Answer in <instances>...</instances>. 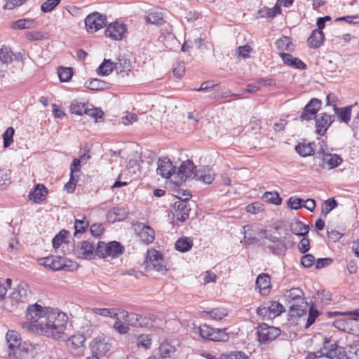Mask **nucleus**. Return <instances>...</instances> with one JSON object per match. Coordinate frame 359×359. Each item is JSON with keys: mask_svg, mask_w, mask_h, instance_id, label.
<instances>
[{"mask_svg": "<svg viewBox=\"0 0 359 359\" xmlns=\"http://www.w3.org/2000/svg\"><path fill=\"white\" fill-rule=\"evenodd\" d=\"M25 316L27 321L20 323L25 330L55 339L62 338L68 320L65 313L37 303L28 306Z\"/></svg>", "mask_w": 359, "mask_h": 359, "instance_id": "obj_1", "label": "nucleus"}, {"mask_svg": "<svg viewBox=\"0 0 359 359\" xmlns=\"http://www.w3.org/2000/svg\"><path fill=\"white\" fill-rule=\"evenodd\" d=\"M323 347L314 352H309L306 359L326 357L330 359H348L344 348L329 337H323Z\"/></svg>", "mask_w": 359, "mask_h": 359, "instance_id": "obj_2", "label": "nucleus"}, {"mask_svg": "<svg viewBox=\"0 0 359 359\" xmlns=\"http://www.w3.org/2000/svg\"><path fill=\"white\" fill-rule=\"evenodd\" d=\"M283 297L285 303L290 305L289 313L291 317H301L306 314L307 302L300 288L294 287L286 290Z\"/></svg>", "mask_w": 359, "mask_h": 359, "instance_id": "obj_3", "label": "nucleus"}, {"mask_svg": "<svg viewBox=\"0 0 359 359\" xmlns=\"http://www.w3.org/2000/svg\"><path fill=\"white\" fill-rule=\"evenodd\" d=\"M121 313L124 314L125 313L123 310L118 308H91L88 309L85 317L89 321L90 326L96 327L98 323L94 319L95 315L118 319V316Z\"/></svg>", "mask_w": 359, "mask_h": 359, "instance_id": "obj_4", "label": "nucleus"}, {"mask_svg": "<svg viewBox=\"0 0 359 359\" xmlns=\"http://www.w3.org/2000/svg\"><path fill=\"white\" fill-rule=\"evenodd\" d=\"M144 265L147 271H156L163 272L167 271L162 255L154 249L147 251V257L144 261Z\"/></svg>", "mask_w": 359, "mask_h": 359, "instance_id": "obj_5", "label": "nucleus"}, {"mask_svg": "<svg viewBox=\"0 0 359 359\" xmlns=\"http://www.w3.org/2000/svg\"><path fill=\"white\" fill-rule=\"evenodd\" d=\"M123 247L116 241L109 242L107 244L104 242H99L95 253L101 257H116L123 253Z\"/></svg>", "mask_w": 359, "mask_h": 359, "instance_id": "obj_6", "label": "nucleus"}, {"mask_svg": "<svg viewBox=\"0 0 359 359\" xmlns=\"http://www.w3.org/2000/svg\"><path fill=\"white\" fill-rule=\"evenodd\" d=\"M41 264L53 271H69L72 265V262L60 256H52L41 259Z\"/></svg>", "mask_w": 359, "mask_h": 359, "instance_id": "obj_7", "label": "nucleus"}, {"mask_svg": "<svg viewBox=\"0 0 359 359\" xmlns=\"http://www.w3.org/2000/svg\"><path fill=\"white\" fill-rule=\"evenodd\" d=\"M258 340L261 344H267L276 339L280 334V330L265 323L259 325L257 328Z\"/></svg>", "mask_w": 359, "mask_h": 359, "instance_id": "obj_8", "label": "nucleus"}, {"mask_svg": "<svg viewBox=\"0 0 359 359\" xmlns=\"http://www.w3.org/2000/svg\"><path fill=\"white\" fill-rule=\"evenodd\" d=\"M284 311V306L278 302L269 301L257 308V313L262 316L274 318L280 316Z\"/></svg>", "mask_w": 359, "mask_h": 359, "instance_id": "obj_9", "label": "nucleus"}, {"mask_svg": "<svg viewBox=\"0 0 359 359\" xmlns=\"http://www.w3.org/2000/svg\"><path fill=\"white\" fill-rule=\"evenodd\" d=\"M194 168L195 165L191 161H184L180 166L177 172L174 175V183L180 185L187 179H194Z\"/></svg>", "mask_w": 359, "mask_h": 359, "instance_id": "obj_10", "label": "nucleus"}, {"mask_svg": "<svg viewBox=\"0 0 359 359\" xmlns=\"http://www.w3.org/2000/svg\"><path fill=\"white\" fill-rule=\"evenodd\" d=\"M85 337L82 334L72 336L67 341V345L71 353L75 357L82 356L84 354L86 346Z\"/></svg>", "mask_w": 359, "mask_h": 359, "instance_id": "obj_11", "label": "nucleus"}, {"mask_svg": "<svg viewBox=\"0 0 359 359\" xmlns=\"http://www.w3.org/2000/svg\"><path fill=\"white\" fill-rule=\"evenodd\" d=\"M106 24V17L98 13L88 15L85 20L88 32L93 33L103 27Z\"/></svg>", "mask_w": 359, "mask_h": 359, "instance_id": "obj_12", "label": "nucleus"}, {"mask_svg": "<svg viewBox=\"0 0 359 359\" xmlns=\"http://www.w3.org/2000/svg\"><path fill=\"white\" fill-rule=\"evenodd\" d=\"M6 339L10 350L8 353L10 358L16 359V354L21 344L20 334L15 330H8L6 335Z\"/></svg>", "mask_w": 359, "mask_h": 359, "instance_id": "obj_13", "label": "nucleus"}, {"mask_svg": "<svg viewBox=\"0 0 359 359\" xmlns=\"http://www.w3.org/2000/svg\"><path fill=\"white\" fill-rule=\"evenodd\" d=\"M334 121V116L327 113H321L316 118V132L320 135H324L328 128Z\"/></svg>", "mask_w": 359, "mask_h": 359, "instance_id": "obj_14", "label": "nucleus"}, {"mask_svg": "<svg viewBox=\"0 0 359 359\" xmlns=\"http://www.w3.org/2000/svg\"><path fill=\"white\" fill-rule=\"evenodd\" d=\"M321 107V101L317 98L311 99L305 106L301 115L302 120L313 119Z\"/></svg>", "mask_w": 359, "mask_h": 359, "instance_id": "obj_15", "label": "nucleus"}, {"mask_svg": "<svg viewBox=\"0 0 359 359\" xmlns=\"http://www.w3.org/2000/svg\"><path fill=\"white\" fill-rule=\"evenodd\" d=\"M175 166L170 160L168 158H159L158 161V166L156 173L163 178H169L174 175Z\"/></svg>", "mask_w": 359, "mask_h": 359, "instance_id": "obj_16", "label": "nucleus"}, {"mask_svg": "<svg viewBox=\"0 0 359 359\" xmlns=\"http://www.w3.org/2000/svg\"><path fill=\"white\" fill-rule=\"evenodd\" d=\"M126 31V29L124 25L118 22H113L107 27L105 30V35L114 40H121Z\"/></svg>", "mask_w": 359, "mask_h": 359, "instance_id": "obj_17", "label": "nucleus"}, {"mask_svg": "<svg viewBox=\"0 0 359 359\" xmlns=\"http://www.w3.org/2000/svg\"><path fill=\"white\" fill-rule=\"evenodd\" d=\"M175 216L177 220L184 222L189 217L191 208L186 200H180L175 203Z\"/></svg>", "mask_w": 359, "mask_h": 359, "instance_id": "obj_18", "label": "nucleus"}, {"mask_svg": "<svg viewBox=\"0 0 359 359\" xmlns=\"http://www.w3.org/2000/svg\"><path fill=\"white\" fill-rule=\"evenodd\" d=\"M123 313H121L125 321L130 325L133 327H143L147 324V318L135 313H128L123 310Z\"/></svg>", "mask_w": 359, "mask_h": 359, "instance_id": "obj_19", "label": "nucleus"}, {"mask_svg": "<svg viewBox=\"0 0 359 359\" xmlns=\"http://www.w3.org/2000/svg\"><path fill=\"white\" fill-rule=\"evenodd\" d=\"M29 286L27 284L20 283L11 294V299L16 303L23 302L27 299L29 294Z\"/></svg>", "mask_w": 359, "mask_h": 359, "instance_id": "obj_20", "label": "nucleus"}, {"mask_svg": "<svg viewBox=\"0 0 359 359\" xmlns=\"http://www.w3.org/2000/svg\"><path fill=\"white\" fill-rule=\"evenodd\" d=\"M215 177L214 170L208 167H203L195 171L194 179L205 184H210Z\"/></svg>", "mask_w": 359, "mask_h": 359, "instance_id": "obj_21", "label": "nucleus"}, {"mask_svg": "<svg viewBox=\"0 0 359 359\" xmlns=\"http://www.w3.org/2000/svg\"><path fill=\"white\" fill-rule=\"evenodd\" d=\"M261 229H253L251 226L246 225L243 226L244 240L245 245H250L257 244L259 242L257 237H262V233L258 232Z\"/></svg>", "mask_w": 359, "mask_h": 359, "instance_id": "obj_22", "label": "nucleus"}, {"mask_svg": "<svg viewBox=\"0 0 359 359\" xmlns=\"http://www.w3.org/2000/svg\"><path fill=\"white\" fill-rule=\"evenodd\" d=\"M110 344L105 338L96 337L92 343V348L94 353L99 355H104L110 349Z\"/></svg>", "mask_w": 359, "mask_h": 359, "instance_id": "obj_23", "label": "nucleus"}, {"mask_svg": "<svg viewBox=\"0 0 359 359\" xmlns=\"http://www.w3.org/2000/svg\"><path fill=\"white\" fill-rule=\"evenodd\" d=\"M353 107V105H349L344 107H338L337 106H334V111L337 116V119L344 123H348L351 117V110Z\"/></svg>", "mask_w": 359, "mask_h": 359, "instance_id": "obj_24", "label": "nucleus"}, {"mask_svg": "<svg viewBox=\"0 0 359 359\" xmlns=\"http://www.w3.org/2000/svg\"><path fill=\"white\" fill-rule=\"evenodd\" d=\"M324 34L321 30L315 29L312 32L310 36L307 39V45L311 48H319L324 41Z\"/></svg>", "mask_w": 359, "mask_h": 359, "instance_id": "obj_25", "label": "nucleus"}, {"mask_svg": "<svg viewBox=\"0 0 359 359\" xmlns=\"http://www.w3.org/2000/svg\"><path fill=\"white\" fill-rule=\"evenodd\" d=\"M262 245H264L265 250H268L274 255H281L284 254L287 249L285 246V241L271 243H267L266 241H263Z\"/></svg>", "mask_w": 359, "mask_h": 359, "instance_id": "obj_26", "label": "nucleus"}, {"mask_svg": "<svg viewBox=\"0 0 359 359\" xmlns=\"http://www.w3.org/2000/svg\"><path fill=\"white\" fill-rule=\"evenodd\" d=\"M290 229L297 236H305L309 231V226L299 219H294L290 224Z\"/></svg>", "mask_w": 359, "mask_h": 359, "instance_id": "obj_27", "label": "nucleus"}, {"mask_svg": "<svg viewBox=\"0 0 359 359\" xmlns=\"http://www.w3.org/2000/svg\"><path fill=\"white\" fill-rule=\"evenodd\" d=\"M280 55L284 63L291 67L298 69H304L306 68V65L300 59L294 57L289 53H282Z\"/></svg>", "mask_w": 359, "mask_h": 359, "instance_id": "obj_28", "label": "nucleus"}, {"mask_svg": "<svg viewBox=\"0 0 359 359\" xmlns=\"http://www.w3.org/2000/svg\"><path fill=\"white\" fill-rule=\"evenodd\" d=\"M321 158L324 165H327L329 169L337 168L342 162L340 156L329 152L321 156Z\"/></svg>", "mask_w": 359, "mask_h": 359, "instance_id": "obj_29", "label": "nucleus"}, {"mask_svg": "<svg viewBox=\"0 0 359 359\" xmlns=\"http://www.w3.org/2000/svg\"><path fill=\"white\" fill-rule=\"evenodd\" d=\"M79 253L83 259H91L94 256V246L88 241H82L79 246Z\"/></svg>", "mask_w": 359, "mask_h": 359, "instance_id": "obj_30", "label": "nucleus"}, {"mask_svg": "<svg viewBox=\"0 0 359 359\" xmlns=\"http://www.w3.org/2000/svg\"><path fill=\"white\" fill-rule=\"evenodd\" d=\"M256 285L259 289L260 293L266 294L271 287L270 276L266 273L259 275L256 280Z\"/></svg>", "mask_w": 359, "mask_h": 359, "instance_id": "obj_31", "label": "nucleus"}, {"mask_svg": "<svg viewBox=\"0 0 359 359\" xmlns=\"http://www.w3.org/2000/svg\"><path fill=\"white\" fill-rule=\"evenodd\" d=\"M126 216V212L122 208H114L109 210L107 214V218L110 222L123 220Z\"/></svg>", "mask_w": 359, "mask_h": 359, "instance_id": "obj_32", "label": "nucleus"}, {"mask_svg": "<svg viewBox=\"0 0 359 359\" xmlns=\"http://www.w3.org/2000/svg\"><path fill=\"white\" fill-rule=\"evenodd\" d=\"M36 22L34 19H20L13 22L11 27L13 29H32L35 27Z\"/></svg>", "mask_w": 359, "mask_h": 359, "instance_id": "obj_33", "label": "nucleus"}, {"mask_svg": "<svg viewBox=\"0 0 359 359\" xmlns=\"http://www.w3.org/2000/svg\"><path fill=\"white\" fill-rule=\"evenodd\" d=\"M313 143H299L295 147L296 151L303 157L312 155L314 153Z\"/></svg>", "mask_w": 359, "mask_h": 359, "instance_id": "obj_34", "label": "nucleus"}, {"mask_svg": "<svg viewBox=\"0 0 359 359\" xmlns=\"http://www.w3.org/2000/svg\"><path fill=\"white\" fill-rule=\"evenodd\" d=\"M115 69L114 63L110 60L104 59L97 69V73L100 76H108Z\"/></svg>", "mask_w": 359, "mask_h": 359, "instance_id": "obj_35", "label": "nucleus"}, {"mask_svg": "<svg viewBox=\"0 0 359 359\" xmlns=\"http://www.w3.org/2000/svg\"><path fill=\"white\" fill-rule=\"evenodd\" d=\"M140 239L145 243H151L154 240V231L149 226H143L139 232Z\"/></svg>", "mask_w": 359, "mask_h": 359, "instance_id": "obj_36", "label": "nucleus"}, {"mask_svg": "<svg viewBox=\"0 0 359 359\" xmlns=\"http://www.w3.org/2000/svg\"><path fill=\"white\" fill-rule=\"evenodd\" d=\"M115 69L123 76L130 71V62L125 57H120L117 62L114 63Z\"/></svg>", "mask_w": 359, "mask_h": 359, "instance_id": "obj_37", "label": "nucleus"}, {"mask_svg": "<svg viewBox=\"0 0 359 359\" xmlns=\"http://www.w3.org/2000/svg\"><path fill=\"white\" fill-rule=\"evenodd\" d=\"M193 245V241L190 238L181 237L175 243V248L180 252L189 251Z\"/></svg>", "mask_w": 359, "mask_h": 359, "instance_id": "obj_38", "label": "nucleus"}, {"mask_svg": "<svg viewBox=\"0 0 359 359\" xmlns=\"http://www.w3.org/2000/svg\"><path fill=\"white\" fill-rule=\"evenodd\" d=\"M47 194V189L43 184H37L29 197L32 198L36 203H39Z\"/></svg>", "mask_w": 359, "mask_h": 359, "instance_id": "obj_39", "label": "nucleus"}, {"mask_svg": "<svg viewBox=\"0 0 359 359\" xmlns=\"http://www.w3.org/2000/svg\"><path fill=\"white\" fill-rule=\"evenodd\" d=\"M277 48L280 51H290L292 50V43L287 36H282L276 41Z\"/></svg>", "mask_w": 359, "mask_h": 359, "instance_id": "obj_40", "label": "nucleus"}, {"mask_svg": "<svg viewBox=\"0 0 359 359\" xmlns=\"http://www.w3.org/2000/svg\"><path fill=\"white\" fill-rule=\"evenodd\" d=\"M159 352L162 358H170L175 354V346L169 343H163L159 347Z\"/></svg>", "mask_w": 359, "mask_h": 359, "instance_id": "obj_41", "label": "nucleus"}, {"mask_svg": "<svg viewBox=\"0 0 359 359\" xmlns=\"http://www.w3.org/2000/svg\"><path fill=\"white\" fill-rule=\"evenodd\" d=\"M205 313L210 318L215 320H220L227 315V311L224 308H215Z\"/></svg>", "mask_w": 359, "mask_h": 359, "instance_id": "obj_42", "label": "nucleus"}, {"mask_svg": "<svg viewBox=\"0 0 359 359\" xmlns=\"http://www.w3.org/2000/svg\"><path fill=\"white\" fill-rule=\"evenodd\" d=\"M88 104V103L86 104L79 100H74L70 105V111L72 114L82 115L84 114V110Z\"/></svg>", "mask_w": 359, "mask_h": 359, "instance_id": "obj_43", "label": "nucleus"}, {"mask_svg": "<svg viewBox=\"0 0 359 359\" xmlns=\"http://www.w3.org/2000/svg\"><path fill=\"white\" fill-rule=\"evenodd\" d=\"M85 85L86 88L91 90H100L105 88L106 83L98 79H93L87 81Z\"/></svg>", "mask_w": 359, "mask_h": 359, "instance_id": "obj_44", "label": "nucleus"}, {"mask_svg": "<svg viewBox=\"0 0 359 359\" xmlns=\"http://www.w3.org/2000/svg\"><path fill=\"white\" fill-rule=\"evenodd\" d=\"M57 74L61 82H67L72 79V68L61 67L57 70Z\"/></svg>", "mask_w": 359, "mask_h": 359, "instance_id": "obj_45", "label": "nucleus"}, {"mask_svg": "<svg viewBox=\"0 0 359 359\" xmlns=\"http://www.w3.org/2000/svg\"><path fill=\"white\" fill-rule=\"evenodd\" d=\"M226 329H214L212 334L211 341H226L229 339Z\"/></svg>", "mask_w": 359, "mask_h": 359, "instance_id": "obj_46", "label": "nucleus"}, {"mask_svg": "<svg viewBox=\"0 0 359 359\" xmlns=\"http://www.w3.org/2000/svg\"><path fill=\"white\" fill-rule=\"evenodd\" d=\"M12 51L9 47L3 46L0 48V61L4 64H8L12 62Z\"/></svg>", "mask_w": 359, "mask_h": 359, "instance_id": "obj_47", "label": "nucleus"}, {"mask_svg": "<svg viewBox=\"0 0 359 359\" xmlns=\"http://www.w3.org/2000/svg\"><path fill=\"white\" fill-rule=\"evenodd\" d=\"M146 19L149 23L160 25L163 22V15L161 12L154 11L149 13Z\"/></svg>", "mask_w": 359, "mask_h": 359, "instance_id": "obj_48", "label": "nucleus"}, {"mask_svg": "<svg viewBox=\"0 0 359 359\" xmlns=\"http://www.w3.org/2000/svg\"><path fill=\"white\" fill-rule=\"evenodd\" d=\"M88 107L89 104H88L86 109L84 110V114L88 115L95 121L101 118L104 115L103 111L100 109L96 107L89 108Z\"/></svg>", "mask_w": 359, "mask_h": 359, "instance_id": "obj_49", "label": "nucleus"}, {"mask_svg": "<svg viewBox=\"0 0 359 359\" xmlns=\"http://www.w3.org/2000/svg\"><path fill=\"white\" fill-rule=\"evenodd\" d=\"M15 130L13 127H8L3 134L4 139V147L5 148L8 147L13 141Z\"/></svg>", "mask_w": 359, "mask_h": 359, "instance_id": "obj_50", "label": "nucleus"}, {"mask_svg": "<svg viewBox=\"0 0 359 359\" xmlns=\"http://www.w3.org/2000/svg\"><path fill=\"white\" fill-rule=\"evenodd\" d=\"M337 206V202L334 198H329L326 200L322 206V213L327 215L331 210Z\"/></svg>", "mask_w": 359, "mask_h": 359, "instance_id": "obj_51", "label": "nucleus"}, {"mask_svg": "<svg viewBox=\"0 0 359 359\" xmlns=\"http://www.w3.org/2000/svg\"><path fill=\"white\" fill-rule=\"evenodd\" d=\"M258 232L262 233L261 238L264 237L266 241L269 242V243L285 241V237L277 236L274 234L269 233L266 230H259Z\"/></svg>", "mask_w": 359, "mask_h": 359, "instance_id": "obj_52", "label": "nucleus"}, {"mask_svg": "<svg viewBox=\"0 0 359 359\" xmlns=\"http://www.w3.org/2000/svg\"><path fill=\"white\" fill-rule=\"evenodd\" d=\"M68 234V231L62 230L60 231L53 239V246L54 248H58L65 240Z\"/></svg>", "mask_w": 359, "mask_h": 359, "instance_id": "obj_53", "label": "nucleus"}, {"mask_svg": "<svg viewBox=\"0 0 359 359\" xmlns=\"http://www.w3.org/2000/svg\"><path fill=\"white\" fill-rule=\"evenodd\" d=\"M252 50L249 45L239 46L236 50V55L238 58L245 59L249 57L250 53Z\"/></svg>", "mask_w": 359, "mask_h": 359, "instance_id": "obj_54", "label": "nucleus"}, {"mask_svg": "<svg viewBox=\"0 0 359 359\" xmlns=\"http://www.w3.org/2000/svg\"><path fill=\"white\" fill-rule=\"evenodd\" d=\"M264 199L266 202L274 205L280 204L282 201L276 192H266L264 194Z\"/></svg>", "mask_w": 359, "mask_h": 359, "instance_id": "obj_55", "label": "nucleus"}, {"mask_svg": "<svg viewBox=\"0 0 359 359\" xmlns=\"http://www.w3.org/2000/svg\"><path fill=\"white\" fill-rule=\"evenodd\" d=\"M61 0H46L41 6L43 13L52 11L60 3Z\"/></svg>", "mask_w": 359, "mask_h": 359, "instance_id": "obj_56", "label": "nucleus"}, {"mask_svg": "<svg viewBox=\"0 0 359 359\" xmlns=\"http://www.w3.org/2000/svg\"><path fill=\"white\" fill-rule=\"evenodd\" d=\"M219 359H248V356L241 351H234L227 354H222Z\"/></svg>", "mask_w": 359, "mask_h": 359, "instance_id": "obj_57", "label": "nucleus"}, {"mask_svg": "<svg viewBox=\"0 0 359 359\" xmlns=\"http://www.w3.org/2000/svg\"><path fill=\"white\" fill-rule=\"evenodd\" d=\"M214 329L207 325H201L199 327L200 335L203 339L210 340Z\"/></svg>", "mask_w": 359, "mask_h": 359, "instance_id": "obj_58", "label": "nucleus"}, {"mask_svg": "<svg viewBox=\"0 0 359 359\" xmlns=\"http://www.w3.org/2000/svg\"><path fill=\"white\" fill-rule=\"evenodd\" d=\"M318 315L319 312L318 311V310L313 306H311L309 311V315L306 320L305 327H309L315 322Z\"/></svg>", "mask_w": 359, "mask_h": 359, "instance_id": "obj_59", "label": "nucleus"}, {"mask_svg": "<svg viewBox=\"0 0 359 359\" xmlns=\"http://www.w3.org/2000/svg\"><path fill=\"white\" fill-rule=\"evenodd\" d=\"M78 177L79 176L77 175H70V179L69 182L65 184V189L67 193L72 194L74 191Z\"/></svg>", "mask_w": 359, "mask_h": 359, "instance_id": "obj_60", "label": "nucleus"}, {"mask_svg": "<svg viewBox=\"0 0 359 359\" xmlns=\"http://www.w3.org/2000/svg\"><path fill=\"white\" fill-rule=\"evenodd\" d=\"M151 340L148 334H142L137 339V345L139 347L148 348L151 344Z\"/></svg>", "mask_w": 359, "mask_h": 359, "instance_id": "obj_61", "label": "nucleus"}, {"mask_svg": "<svg viewBox=\"0 0 359 359\" xmlns=\"http://www.w3.org/2000/svg\"><path fill=\"white\" fill-rule=\"evenodd\" d=\"M304 200L295 198V197H290L287 201V205L289 208L293 210H298L303 207L302 203Z\"/></svg>", "mask_w": 359, "mask_h": 359, "instance_id": "obj_62", "label": "nucleus"}, {"mask_svg": "<svg viewBox=\"0 0 359 359\" xmlns=\"http://www.w3.org/2000/svg\"><path fill=\"white\" fill-rule=\"evenodd\" d=\"M88 222L84 219H76L74 223L75 235L78 233H82L88 227Z\"/></svg>", "mask_w": 359, "mask_h": 359, "instance_id": "obj_63", "label": "nucleus"}, {"mask_svg": "<svg viewBox=\"0 0 359 359\" xmlns=\"http://www.w3.org/2000/svg\"><path fill=\"white\" fill-rule=\"evenodd\" d=\"M314 261L315 257L311 254H307L302 257L301 263L305 268H309L313 266Z\"/></svg>", "mask_w": 359, "mask_h": 359, "instance_id": "obj_64", "label": "nucleus"}]
</instances>
